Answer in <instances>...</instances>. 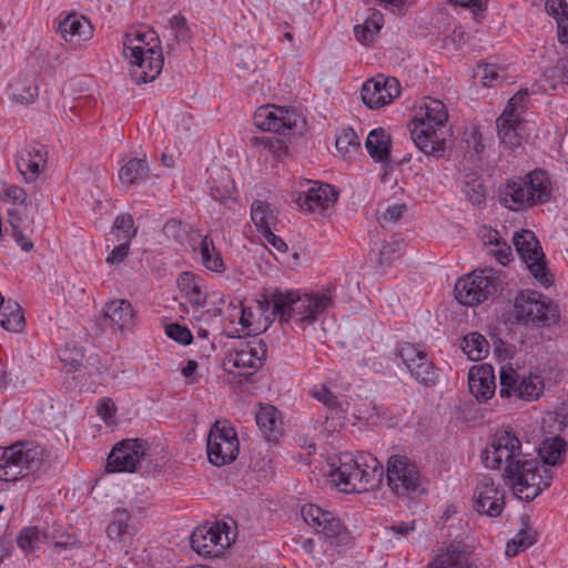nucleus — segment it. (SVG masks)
<instances>
[{
  "label": "nucleus",
  "instance_id": "obj_30",
  "mask_svg": "<svg viewBox=\"0 0 568 568\" xmlns=\"http://www.w3.org/2000/svg\"><path fill=\"white\" fill-rule=\"evenodd\" d=\"M523 180H526L527 182L526 193L531 197V205L549 201L551 195V184L548 174L545 171H532Z\"/></svg>",
  "mask_w": 568,
  "mask_h": 568
},
{
  "label": "nucleus",
  "instance_id": "obj_42",
  "mask_svg": "<svg viewBox=\"0 0 568 568\" xmlns=\"http://www.w3.org/2000/svg\"><path fill=\"white\" fill-rule=\"evenodd\" d=\"M26 324L22 307L18 302L8 300L7 304L0 308V325L10 332H20Z\"/></svg>",
  "mask_w": 568,
  "mask_h": 568
},
{
  "label": "nucleus",
  "instance_id": "obj_32",
  "mask_svg": "<svg viewBox=\"0 0 568 568\" xmlns=\"http://www.w3.org/2000/svg\"><path fill=\"white\" fill-rule=\"evenodd\" d=\"M567 442L560 436L545 438L538 449V454L545 465L559 466L566 460Z\"/></svg>",
  "mask_w": 568,
  "mask_h": 568
},
{
  "label": "nucleus",
  "instance_id": "obj_47",
  "mask_svg": "<svg viewBox=\"0 0 568 568\" xmlns=\"http://www.w3.org/2000/svg\"><path fill=\"white\" fill-rule=\"evenodd\" d=\"M58 356L65 366H70L71 369L79 368L84 359V353L82 347L75 344L67 343L63 347L58 351Z\"/></svg>",
  "mask_w": 568,
  "mask_h": 568
},
{
  "label": "nucleus",
  "instance_id": "obj_16",
  "mask_svg": "<svg viewBox=\"0 0 568 568\" xmlns=\"http://www.w3.org/2000/svg\"><path fill=\"white\" fill-rule=\"evenodd\" d=\"M400 94V84L396 78L378 74L367 80L362 88V100L369 109H379L389 104Z\"/></svg>",
  "mask_w": 568,
  "mask_h": 568
},
{
  "label": "nucleus",
  "instance_id": "obj_28",
  "mask_svg": "<svg viewBox=\"0 0 568 568\" xmlns=\"http://www.w3.org/2000/svg\"><path fill=\"white\" fill-rule=\"evenodd\" d=\"M328 519L317 528V535H321L329 546L338 551L341 548L346 547L351 542V536L345 526L342 525L341 519L333 513H329Z\"/></svg>",
  "mask_w": 568,
  "mask_h": 568
},
{
  "label": "nucleus",
  "instance_id": "obj_44",
  "mask_svg": "<svg viewBox=\"0 0 568 568\" xmlns=\"http://www.w3.org/2000/svg\"><path fill=\"white\" fill-rule=\"evenodd\" d=\"M463 352L470 361H480L488 354L489 344L479 333H470L463 338Z\"/></svg>",
  "mask_w": 568,
  "mask_h": 568
},
{
  "label": "nucleus",
  "instance_id": "obj_26",
  "mask_svg": "<svg viewBox=\"0 0 568 568\" xmlns=\"http://www.w3.org/2000/svg\"><path fill=\"white\" fill-rule=\"evenodd\" d=\"M176 286L181 296L192 306L202 308L206 305L209 294L204 290V281L196 274L185 271L176 278Z\"/></svg>",
  "mask_w": 568,
  "mask_h": 568
},
{
  "label": "nucleus",
  "instance_id": "obj_62",
  "mask_svg": "<svg viewBox=\"0 0 568 568\" xmlns=\"http://www.w3.org/2000/svg\"><path fill=\"white\" fill-rule=\"evenodd\" d=\"M98 415L105 422L111 419L115 413V405L110 398H102L97 405Z\"/></svg>",
  "mask_w": 568,
  "mask_h": 568
},
{
  "label": "nucleus",
  "instance_id": "obj_18",
  "mask_svg": "<svg viewBox=\"0 0 568 568\" xmlns=\"http://www.w3.org/2000/svg\"><path fill=\"white\" fill-rule=\"evenodd\" d=\"M303 190L298 193L297 204L301 209L323 213L334 205L337 200L338 192L327 183L318 181H306L302 185Z\"/></svg>",
  "mask_w": 568,
  "mask_h": 568
},
{
  "label": "nucleus",
  "instance_id": "obj_24",
  "mask_svg": "<svg viewBox=\"0 0 568 568\" xmlns=\"http://www.w3.org/2000/svg\"><path fill=\"white\" fill-rule=\"evenodd\" d=\"M527 182L521 178L508 180L499 187V203L508 210L521 211L531 206V197L526 193Z\"/></svg>",
  "mask_w": 568,
  "mask_h": 568
},
{
  "label": "nucleus",
  "instance_id": "obj_31",
  "mask_svg": "<svg viewBox=\"0 0 568 568\" xmlns=\"http://www.w3.org/2000/svg\"><path fill=\"white\" fill-rule=\"evenodd\" d=\"M210 195L214 201L226 204L233 201L235 185L230 173L225 169H219L207 181Z\"/></svg>",
  "mask_w": 568,
  "mask_h": 568
},
{
  "label": "nucleus",
  "instance_id": "obj_49",
  "mask_svg": "<svg viewBox=\"0 0 568 568\" xmlns=\"http://www.w3.org/2000/svg\"><path fill=\"white\" fill-rule=\"evenodd\" d=\"M329 513L313 504L304 505L301 509L302 518L315 532L328 519Z\"/></svg>",
  "mask_w": 568,
  "mask_h": 568
},
{
  "label": "nucleus",
  "instance_id": "obj_35",
  "mask_svg": "<svg viewBox=\"0 0 568 568\" xmlns=\"http://www.w3.org/2000/svg\"><path fill=\"white\" fill-rule=\"evenodd\" d=\"M365 146L375 162H385L389 158L390 135L382 128L374 129L368 133Z\"/></svg>",
  "mask_w": 568,
  "mask_h": 568
},
{
  "label": "nucleus",
  "instance_id": "obj_56",
  "mask_svg": "<svg viewBox=\"0 0 568 568\" xmlns=\"http://www.w3.org/2000/svg\"><path fill=\"white\" fill-rule=\"evenodd\" d=\"M27 197V192L16 184H11L4 187L0 195V200L2 202H7L18 206L26 205Z\"/></svg>",
  "mask_w": 568,
  "mask_h": 568
},
{
  "label": "nucleus",
  "instance_id": "obj_27",
  "mask_svg": "<svg viewBox=\"0 0 568 568\" xmlns=\"http://www.w3.org/2000/svg\"><path fill=\"white\" fill-rule=\"evenodd\" d=\"M61 37L71 43L84 41L91 38L90 22L75 13L68 14L59 24Z\"/></svg>",
  "mask_w": 568,
  "mask_h": 568
},
{
  "label": "nucleus",
  "instance_id": "obj_46",
  "mask_svg": "<svg viewBox=\"0 0 568 568\" xmlns=\"http://www.w3.org/2000/svg\"><path fill=\"white\" fill-rule=\"evenodd\" d=\"M335 146L337 152L346 158L358 153L361 142L353 129H344L336 136Z\"/></svg>",
  "mask_w": 568,
  "mask_h": 568
},
{
  "label": "nucleus",
  "instance_id": "obj_64",
  "mask_svg": "<svg viewBox=\"0 0 568 568\" xmlns=\"http://www.w3.org/2000/svg\"><path fill=\"white\" fill-rule=\"evenodd\" d=\"M404 211H405L404 204L395 203V204L388 205L387 209L385 210V212L383 213L382 220L384 222L394 223L402 217Z\"/></svg>",
  "mask_w": 568,
  "mask_h": 568
},
{
  "label": "nucleus",
  "instance_id": "obj_63",
  "mask_svg": "<svg viewBox=\"0 0 568 568\" xmlns=\"http://www.w3.org/2000/svg\"><path fill=\"white\" fill-rule=\"evenodd\" d=\"M498 67L495 64H485L483 67L481 81L485 87L495 85L498 82Z\"/></svg>",
  "mask_w": 568,
  "mask_h": 568
},
{
  "label": "nucleus",
  "instance_id": "obj_36",
  "mask_svg": "<svg viewBox=\"0 0 568 568\" xmlns=\"http://www.w3.org/2000/svg\"><path fill=\"white\" fill-rule=\"evenodd\" d=\"M384 24V16L381 11L372 9L364 23L354 27L356 40L362 44H371L375 41Z\"/></svg>",
  "mask_w": 568,
  "mask_h": 568
},
{
  "label": "nucleus",
  "instance_id": "obj_25",
  "mask_svg": "<svg viewBox=\"0 0 568 568\" xmlns=\"http://www.w3.org/2000/svg\"><path fill=\"white\" fill-rule=\"evenodd\" d=\"M105 320L122 333L132 332L135 326V312L132 304L124 298L108 302L103 307Z\"/></svg>",
  "mask_w": 568,
  "mask_h": 568
},
{
  "label": "nucleus",
  "instance_id": "obj_15",
  "mask_svg": "<svg viewBox=\"0 0 568 568\" xmlns=\"http://www.w3.org/2000/svg\"><path fill=\"white\" fill-rule=\"evenodd\" d=\"M253 121L255 126L262 131L285 133L296 126L298 115L294 109L266 104L255 111Z\"/></svg>",
  "mask_w": 568,
  "mask_h": 568
},
{
  "label": "nucleus",
  "instance_id": "obj_45",
  "mask_svg": "<svg viewBox=\"0 0 568 568\" xmlns=\"http://www.w3.org/2000/svg\"><path fill=\"white\" fill-rule=\"evenodd\" d=\"M149 172L145 160L130 159L119 171V180L122 183L134 184L144 178Z\"/></svg>",
  "mask_w": 568,
  "mask_h": 568
},
{
  "label": "nucleus",
  "instance_id": "obj_40",
  "mask_svg": "<svg viewBox=\"0 0 568 568\" xmlns=\"http://www.w3.org/2000/svg\"><path fill=\"white\" fill-rule=\"evenodd\" d=\"M520 521L521 526L519 531L506 545L505 554L508 557L517 556L520 551L532 546L536 541L537 532L536 530L529 527L528 518L521 517Z\"/></svg>",
  "mask_w": 568,
  "mask_h": 568
},
{
  "label": "nucleus",
  "instance_id": "obj_3",
  "mask_svg": "<svg viewBox=\"0 0 568 568\" xmlns=\"http://www.w3.org/2000/svg\"><path fill=\"white\" fill-rule=\"evenodd\" d=\"M332 483L345 494H362L379 488L383 483V465L369 453L355 456L342 454L338 464L332 463L328 473Z\"/></svg>",
  "mask_w": 568,
  "mask_h": 568
},
{
  "label": "nucleus",
  "instance_id": "obj_48",
  "mask_svg": "<svg viewBox=\"0 0 568 568\" xmlns=\"http://www.w3.org/2000/svg\"><path fill=\"white\" fill-rule=\"evenodd\" d=\"M462 192L473 205L483 206L486 203V189L479 179L466 181Z\"/></svg>",
  "mask_w": 568,
  "mask_h": 568
},
{
  "label": "nucleus",
  "instance_id": "obj_53",
  "mask_svg": "<svg viewBox=\"0 0 568 568\" xmlns=\"http://www.w3.org/2000/svg\"><path fill=\"white\" fill-rule=\"evenodd\" d=\"M187 230L189 227L183 225L180 221L171 220L164 224L163 234L166 239L173 240V243L184 246Z\"/></svg>",
  "mask_w": 568,
  "mask_h": 568
},
{
  "label": "nucleus",
  "instance_id": "obj_55",
  "mask_svg": "<svg viewBox=\"0 0 568 568\" xmlns=\"http://www.w3.org/2000/svg\"><path fill=\"white\" fill-rule=\"evenodd\" d=\"M201 262L204 267L215 273H223L226 270L220 251H200Z\"/></svg>",
  "mask_w": 568,
  "mask_h": 568
},
{
  "label": "nucleus",
  "instance_id": "obj_60",
  "mask_svg": "<svg viewBox=\"0 0 568 568\" xmlns=\"http://www.w3.org/2000/svg\"><path fill=\"white\" fill-rule=\"evenodd\" d=\"M166 335L182 345L191 344L193 336L189 328L178 323H172L165 327Z\"/></svg>",
  "mask_w": 568,
  "mask_h": 568
},
{
  "label": "nucleus",
  "instance_id": "obj_7",
  "mask_svg": "<svg viewBox=\"0 0 568 568\" xmlns=\"http://www.w3.org/2000/svg\"><path fill=\"white\" fill-rule=\"evenodd\" d=\"M514 316L519 324L547 327L557 323L559 311L550 300L536 291H523L514 302Z\"/></svg>",
  "mask_w": 568,
  "mask_h": 568
},
{
  "label": "nucleus",
  "instance_id": "obj_51",
  "mask_svg": "<svg viewBox=\"0 0 568 568\" xmlns=\"http://www.w3.org/2000/svg\"><path fill=\"white\" fill-rule=\"evenodd\" d=\"M41 538V532L38 527L29 526L24 527L17 537V545L23 551H33L37 548V544Z\"/></svg>",
  "mask_w": 568,
  "mask_h": 568
},
{
  "label": "nucleus",
  "instance_id": "obj_37",
  "mask_svg": "<svg viewBox=\"0 0 568 568\" xmlns=\"http://www.w3.org/2000/svg\"><path fill=\"white\" fill-rule=\"evenodd\" d=\"M256 424L268 440H276L281 435V420L278 410L272 405L260 407L256 414Z\"/></svg>",
  "mask_w": 568,
  "mask_h": 568
},
{
  "label": "nucleus",
  "instance_id": "obj_59",
  "mask_svg": "<svg viewBox=\"0 0 568 568\" xmlns=\"http://www.w3.org/2000/svg\"><path fill=\"white\" fill-rule=\"evenodd\" d=\"M252 143L261 146L263 150L272 153L274 156L280 158L286 153V145L280 139L273 138H254Z\"/></svg>",
  "mask_w": 568,
  "mask_h": 568
},
{
  "label": "nucleus",
  "instance_id": "obj_11",
  "mask_svg": "<svg viewBox=\"0 0 568 568\" xmlns=\"http://www.w3.org/2000/svg\"><path fill=\"white\" fill-rule=\"evenodd\" d=\"M239 448L235 429L226 423L215 422L207 436L209 460L216 466L230 464L236 459Z\"/></svg>",
  "mask_w": 568,
  "mask_h": 568
},
{
  "label": "nucleus",
  "instance_id": "obj_61",
  "mask_svg": "<svg viewBox=\"0 0 568 568\" xmlns=\"http://www.w3.org/2000/svg\"><path fill=\"white\" fill-rule=\"evenodd\" d=\"M478 236L480 237L484 245H500L503 240L499 235V233L496 230H493L487 226H483L479 232Z\"/></svg>",
  "mask_w": 568,
  "mask_h": 568
},
{
  "label": "nucleus",
  "instance_id": "obj_9",
  "mask_svg": "<svg viewBox=\"0 0 568 568\" xmlns=\"http://www.w3.org/2000/svg\"><path fill=\"white\" fill-rule=\"evenodd\" d=\"M527 98V90L518 91L508 100L503 113L496 120L500 144L509 150L518 148L521 144L520 126L526 110Z\"/></svg>",
  "mask_w": 568,
  "mask_h": 568
},
{
  "label": "nucleus",
  "instance_id": "obj_12",
  "mask_svg": "<svg viewBox=\"0 0 568 568\" xmlns=\"http://www.w3.org/2000/svg\"><path fill=\"white\" fill-rule=\"evenodd\" d=\"M500 390L501 397L516 396L523 400L537 399L544 389V382L540 376H519L513 367H503L500 371Z\"/></svg>",
  "mask_w": 568,
  "mask_h": 568
},
{
  "label": "nucleus",
  "instance_id": "obj_8",
  "mask_svg": "<svg viewBox=\"0 0 568 568\" xmlns=\"http://www.w3.org/2000/svg\"><path fill=\"white\" fill-rule=\"evenodd\" d=\"M387 485L398 497L424 493V477L415 462L406 455H392L387 460Z\"/></svg>",
  "mask_w": 568,
  "mask_h": 568
},
{
  "label": "nucleus",
  "instance_id": "obj_34",
  "mask_svg": "<svg viewBox=\"0 0 568 568\" xmlns=\"http://www.w3.org/2000/svg\"><path fill=\"white\" fill-rule=\"evenodd\" d=\"M38 94V87L31 78L18 75L9 84V98L11 101L29 104L36 101Z\"/></svg>",
  "mask_w": 568,
  "mask_h": 568
},
{
  "label": "nucleus",
  "instance_id": "obj_6",
  "mask_svg": "<svg viewBox=\"0 0 568 568\" xmlns=\"http://www.w3.org/2000/svg\"><path fill=\"white\" fill-rule=\"evenodd\" d=\"M503 478L511 483L515 495L521 500L531 501L551 485L554 474L540 467L537 459L520 453L505 466Z\"/></svg>",
  "mask_w": 568,
  "mask_h": 568
},
{
  "label": "nucleus",
  "instance_id": "obj_41",
  "mask_svg": "<svg viewBox=\"0 0 568 568\" xmlns=\"http://www.w3.org/2000/svg\"><path fill=\"white\" fill-rule=\"evenodd\" d=\"M407 371L418 384L425 387H433L438 381V371L428 358L427 353L422 356L417 363H414L410 368H407Z\"/></svg>",
  "mask_w": 568,
  "mask_h": 568
},
{
  "label": "nucleus",
  "instance_id": "obj_14",
  "mask_svg": "<svg viewBox=\"0 0 568 568\" xmlns=\"http://www.w3.org/2000/svg\"><path fill=\"white\" fill-rule=\"evenodd\" d=\"M224 527L226 526H221L219 523L196 527L190 537L192 549L205 557L221 555L231 545L229 534L223 530Z\"/></svg>",
  "mask_w": 568,
  "mask_h": 568
},
{
  "label": "nucleus",
  "instance_id": "obj_39",
  "mask_svg": "<svg viewBox=\"0 0 568 568\" xmlns=\"http://www.w3.org/2000/svg\"><path fill=\"white\" fill-rule=\"evenodd\" d=\"M466 552L460 547V544H450L446 552L437 556L427 568H477L466 564Z\"/></svg>",
  "mask_w": 568,
  "mask_h": 568
},
{
  "label": "nucleus",
  "instance_id": "obj_50",
  "mask_svg": "<svg viewBox=\"0 0 568 568\" xmlns=\"http://www.w3.org/2000/svg\"><path fill=\"white\" fill-rule=\"evenodd\" d=\"M395 354L402 359L406 368H410V366L414 365V363H417L426 352L419 349L412 343L403 342L397 344Z\"/></svg>",
  "mask_w": 568,
  "mask_h": 568
},
{
  "label": "nucleus",
  "instance_id": "obj_22",
  "mask_svg": "<svg viewBox=\"0 0 568 568\" xmlns=\"http://www.w3.org/2000/svg\"><path fill=\"white\" fill-rule=\"evenodd\" d=\"M47 150L40 143L28 144L17 154V168L27 183L33 182L47 166Z\"/></svg>",
  "mask_w": 568,
  "mask_h": 568
},
{
  "label": "nucleus",
  "instance_id": "obj_21",
  "mask_svg": "<svg viewBox=\"0 0 568 568\" xmlns=\"http://www.w3.org/2000/svg\"><path fill=\"white\" fill-rule=\"evenodd\" d=\"M504 507V493L495 485L493 478L483 476L474 491V509L479 514L497 517Z\"/></svg>",
  "mask_w": 568,
  "mask_h": 568
},
{
  "label": "nucleus",
  "instance_id": "obj_13",
  "mask_svg": "<svg viewBox=\"0 0 568 568\" xmlns=\"http://www.w3.org/2000/svg\"><path fill=\"white\" fill-rule=\"evenodd\" d=\"M520 453V440L510 430L503 429L481 453V462L487 468L499 469L503 463L507 466Z\"/></svg>",
  "mask_w": 568,
  "mask_h": 568
},
{
  "label": "nucleus",
  "instance_id": "obj_57",
  "mask_svg": "<svg viewBox=\"0 0 568 568\" xmlns=\"http://www.w3.org/2000/svg\"><path fill=\"white\" fill-rule=\"evenodd\" d=\"M515 248H541L535 233L530 230H520L513 236Z\"/></svg>",
  "mask_w": 568,
  "mask_h": 568
},
{
  "label": "nucleus",
  "instance_id": "obj_54",
  "mask_svg": "<svg viewBox=\"0 0 568 568\" xmlns=\"http://www.w3.org/2000/svg\"><path fill=\"white\" fill-rule=\"evenodd\" d=\"M9 223L13 229V237L16 243L20 246V248H33V243L23 235V233L19 230V224L22 221V217L17 209H11L8 211Z\"/></svg>",
  "mask_w": 568,
  "mask_h": 568
},
{
  "label": "nucleus",
  "instance_id": "obj_52",
  "mask_svg": "<svg viewBox=\"0 0 568 568\" xmlns=\"http://www.w3.org/2000/svg\"><path fill=\"white\" fill-rule=\"evenodd\" d=\"M282 267L295 270L302 265V255L298 251H267Z\"/></svg>",
  "mask_w": 568,
  "mask_h": 568
},
{
  "label": "nucleus",
  "instance_id": "obj_2",
  "mask_svg": "<svg viewBox=\"0 0 568 568\" xmlns=\"http://www.w3.org/2000/svg\"><path fill=\"white\" fill-rule=\"evenodd\" d=\"M446 105L437 99L426 98L408 124L412 140L426 155L442 158L450 135Z\"/></svg>",
  "mask_w": 568,
  "mask_h": 568
},
{
  "label": "nucleus",
  "instance_id": "obj_10",
  "mask_svg": "<svg viewBox=\"0 0 568 568\" xmlns=\"http://www.w3.org/2000/svg\"><path fill=\"white\" fill-rule=\"evenodd\" d=\"M490 271H474L457 281L454 287L456 300L465 306H476L494 297L498 291V280Z\"/></svg>",
  "mask_w": 568,
  "mask_h": 568
},
{
  "label": "nucleus",
  "instance_id": "obj_38",
  "mask_svg": "<svg viewBox=\"0 0 568 568\" xmlns=\"http://www.w3.org/2000/svg\"><path fill=\"white\" fill-rule=\"evenodd\" d=\"M136 229L130 214H120L116 216L110 235L116 240L113 248H129L131 240L135 236Z\"/></svg>",
  "mask_w": 568,
  "mask_h": 568
},
{
  "label": "nucleus",
  "instance_id": "obj_43",
  "mask_svg": "<svg viewBox=\"0 0 568 568\" xmlns=\"http://www.w3.org/2000/svg\"><path fill=\"white\" fill-rule=\"evenodd\" d=\"M546 10L557 21L559 41L568 43V0H547Z\"/></svg>",
  "mask_w": 568,
  "mask_h": 568
},
{
  "label": "nucleus",
  "instance_id": "obj_19",
  "mask_svg": "<svg viewBox=\"0 0 568 568\" xmlns=\"http://www.w3.org/2000/svg\"><path fill=\"white\" fill-rule=\"evenodd\" d=\"M251 220L256 227L255 236L265 248L267 245L274 248H287L284 241L272 231L276 224V216L267 203L263 201L253 202L251 206Z\"/></svg>",
  "mask_w": 568,
  "mask_h": 568
},
{
  "label": "nucleus",
  "instance_id": "obj_17",
  "mask_svg": "<svg viewBox=\"0 0 568 568\" xmlns=\"http://www.w3.org/2000/svg\"><path fill=\"white\" fill-rule=\"evenodd\" d=\"M145 453V442L126 439L118 443L108 456L105 469L108 473H132Z\"/></svg>",
  "mask_w": 568,
  "mask_h": 568
},
{
  "label": "nucleus",
  "instance_id": "obj_4",
  "mask_svg": "<svg viewBox=\"0 0 568 568\" xmlns=\"http://www.w3.org/2000/svg\"><path fill=\"white\" fill-rule=\"evenodd\" d=\"M50 468L45 450L31 442H17L0 447V480L16 483L22 478L40 477Z\"/></svg>",
  "mask_w": 568,
  "mask_h": 568
},
{
  "label": "nucleus",
  "instance_id": "obj_1",
  "mask_svg": "<svg viewBox=\"0 0 568 568\" xmlns=\"http://www.w3.org/2000/svg\"><path fill=\"white\" fill-rule=\"evenodd\" d=\"M123 55L131 64V78L138 83L155 80L164 64L159 36L144 26L131 27L123 37Z\"/></svg>",
  "mask_w": 568,
  "mask_h": 568
},
{
  "label": "nucleus",
  "instance_id": "obj_29",
  "mask_svg": "<svg viewBox=\"0 0 568 568\" xmlns=\"http://www.w3.org/2000/svg\"><path fill=\"white\" fill-rule=\"evenodd\" d=\"M520 254L530 274L544 286L548 287L554 282L544 251H516Z\"/></svg>",
  "mask_w": 568,
  "mask_h": 568
},
{
  "label": "nucleus",
  "instance_id": "obj_23",
  "mask_svg": "<svg viewBox=\"0 0 568 568\" xmlns=\"http://www.w3.org/2000/svg\"><path fill=\"white\" fill-rule=\"evenodd\" d=\"M469 392L479 403H486L496 390L494 368L489 364L475 365L468 373Z\"/></svg>",
  "mask_w": 568,
  "mask_h": 568
},
{
  "label": "nucleus",
  "instance_id": "obj_33",
  "mask_svg": "<svg viewBox=\"0 0 568 568\" xmlns=\"http://www.w3.org/2000/svg\"><path fill=\"white\" fill-rule=\"evenodd\" d=\"M136 527L132 515L125 508H116L112 513V520L108 525L105 532L110 539H120L125 535L133 536Z\"/></svg>",
  "mask_w": 568,
  "mask_h": 568
},
{
  "label": "nucleus",
  "instance_id": "obj_58",
  "mask_svg": "<svg viewBox=\"0 0 568 568\" xmlns=\"http://www.w3.org/2000/svg\"><path fill=\"white\" fill-rule=\"evenodd\" d=\"M278 293H285V291L275 287V288H265L264 292L260 295V298L257 300V304L261 311H266L270 307H272L271 314L276 318L280 320V311L275 307L276 298L275 294Z\"/></svg>",
  "mask_w": 568,
  "mask_h": 568
},
{
  "label": "nucleus",
  "instance_id": "obj_20",
  "mask_svg": "<svg viewBox=\"0 0 568 568\" xmlns=\"http://www.w3.org/2000/svg\"><path fill=\"white\" fill-rule=\"evenodd\" d=\"M267 348L263 339L253 338L246 345L236 348L227 357V364L241 369L239 375H252L263 366Z\"/></svg>",
  "mask_w": 568,
  "mask_h": 568
},
{
  "label": "nucleus",
  "instance_id": "obj_5",
  "mask_svg": "<svg viewBox=\"0 0 568 568\" xmlns=\"http://www.w3.org/2000/svg\"><path fill=\"white\" fill-rule=\"evenodd\" d=\"M334 285H328L322 292L301 294L298 291L286 290L275 294V307L280 311V322L288 323L292 318L301 323L313 324L333 304Z\"/></svg>",
  "mask_w": 568,
  "mask_h": 568
}]
</instances>
